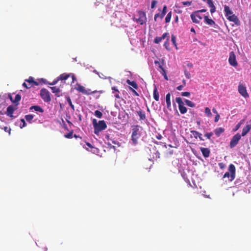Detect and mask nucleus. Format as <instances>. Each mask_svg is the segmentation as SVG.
Returning a JSON list of instances; mask_svg holds the SVG:
<instances>
[{
	"label": "nucleus",
	"instance_id": "nucleus-1",
	"mask_svg": "<svg viewBox=\"0 0 251 251\" xmlns=\"http://www.w3.org/2000/svg\"><path fill=\"white\" fill-rule=\"evenodd\" d=\"M224 12L225 16L229 21L234 22L236 25H239L240 22L238 17L233 14L229 6L226 5L224 6Z\"/></svg>",
	"mask_w": 251,
	"mask_h": 251
},
{
	"label": "nucleus",
	"instance_id": "nucleus-2",
	"mask_svg": "<svg viewBox=\"0 0 251 251\" xmlns=\"http://www.w3.org/2000/svg\"><path fill=\"white\" fill-rule=\"evenodd\" d=\"M75 89L78 91L79 92H81L83 94L86 95H90L93 94L99 93V94L103 93V91H92L90 89H86L84 87L81 85L80 84L77 83L75 87Z\"/></svg>",
	"mask_w": 251,
	"mask_h": 251
},
{
	"label": "nucleus",
	"instance_id": "nucleus-3",
	"mask_svg": "<svg viewBox=\"0 0 251 251\" xmlns=\"http://www.w3.org/2000/svg\"><path fill=\"white\" fill-rule=\"evenodd\" d=\"M140 128L141 127L139 126H135L132 129L131 140L133 143L135 145L137 143V140L141 136V134L139 131Z\"/></svg>",
	"mask_w": 251,
	"mask_h": 251
},
{
	"label": "nucleus",
	"instance_id": "nucleus-4",
	"mask_svg": "<svg viewBox=\"0 0 251 251\" xmlns=\"http://www.w3.org/2000/svg\"><path fill=\"white\" fill-rule=\"evenodd\" d=\"M107 126L104 121H100L98 124L96 125L94 128V133L98 135L100 132L106 128Z\"/></svg>",
	"mask_w": 251,
	"mask_h": 251
},
{
	"label": "nucleus",
	"instance_id": "nucleus-5",
	"mask_svg": "<svg viewBox=\"0 0 251 251\" xmlns=\"http://www.w3.org/2000/svg\"><path fill=\"white\" fill-rule=\"evenodd\" d=\"M40 96L44 101L48 102L51 100L50 93L46 89H42L40 91Z\"/></svg>",
	"mask_w": 251,
	"mask_h": 251
},
{
	"label": "nucleus",
	"instance_id": "nucleus-6",
	"mask_svg": "<svg viewBox=\"0 0 251 251\" xmlns=\"http://www.w3.org/2000/svg\"><path fill=\"white\" fill-rule=\"evenodd\" d=\"M176 101L178 104V108L180 111V112L181 114H185L187 112V108L185 106H184V104L180 97H177L176 98Z\"/></svg>",
	"mask_w": 251,
	"mask_h": 251
},
{
	"label": "nucleus",
	"instance_id": "nucleus-7",
	"mask_svg": "<svg viewBox=\"0 0 251 251\" xmlns=\"http://www.w3.org/2000/svg\"><path fill=\"white\" fill-rule=\"evenodd\" d=\"M228 62L229 64L233 67H236L238 66V62L236 60V55L234 51L230 52Z\"/></svg>",
	"mask_w": 251,
	"mask_h": 251
},
{
	"label": "nucleus",
	"instance_id": "nucleus-8",
	"mask_svg": "<svg viewBox=\"0 0 251 251\" xmlns=\"http://www.w3.org/2000/svg\"><path fill=\"white\" fill-rule=\"evenodd\" d=\"M241 137V136L240 134L237 133L235 134L233 137L232 138L230 142V148H233L235 147L237 144H238V142L240 140Z\"/></svg>",
	"mask_w": 251,
	"mask_h": 251
},
{
	"label": "nucleus",
	"instance_id": "nucleus-9",
	"mask_svg": "<svg viewBox=\"0 0 251 251\" xmlns=\"http://www.w3.org/2000/svg\"><path fill=\"white\" fill-rule=\"evenodd\" d=\"M238 91L239 93L244 98H247L249 97L246 87L242 83H239L238 87Z\"/></svg>",
	"mask_w": 251,
	"mask_h": 251
},
{
	"label": "nucleus",
	"instance_id": "nucleus-10",
	"mask_svg": "<svg viewBox=\"0 0 251 251\" xmlns=\"http://www.w3.org/2000/svg\"><path fill=\"white\" fill-rule=\"evenodd\" d=\"M17 105L18 104H16L14 106L9 105V106H8L6 112V114L7 116L12 118L14 117L13 115V114L14 111L17 109Z\"/></svg>",
	"mask_w": 251,
	"mask_h": 251
},
{
	"label": "nucleus",
	"instance_id": "nucleus-11",
	"mask_svg": "<svg viewBox=\"0 0 251 251\" xmlns=\"http://www.w3.org/2000/svg\"><path fill=\"white\" fill-rule=\"evenodd\" d=\"M69 77H71L72 78V82H74L75 80V76L73 74H66L63 73L59 75V76L58 77V80H65L67 79Z\"/></svg>",
	"mask_w": 251,
	"mask_h": 251
},
{
	"label": "nucleus",
	"instance_id": "nucleus-12",
	"mask_svg": "<svg viewBox=\"0 0 251 251\" xmlns=\"http://www.w3.org/2000/svg\"><path fill=\"white\" fill-rule=\"evenodd\" d=\"M191 18L193 23L196 24H199L202 17L198 14V12L196 11L190 15Z\"/></svg>",
	"mask_w": 251,
	"mask_h": 251
},
{
	"label": "nucleus",
	"instance_id": "nucleus-13",
	"mask_svg": "<svg viewBox=\"0 0 251 251\" xmlns=\"http://www.w3.org/2000/svg\"><path fill=\"white\" fill-rule=\"evenodd\" d=\"M139 18L137 20V21L140 23V25H143L146 21V14L144 12L140 11L139 12Z\"/></svg>",
	"mask_w": 251,
	"mask_h": 251
},
{
	"label": "nucleus",
	"instance_id": "nucleus-14",
	"mask_svg": "<svg viewBox=\"0 0 251 251\" xmlns=\"http://www.w3.org/2000/svg\"><path fill=\"white\" fill-rule=\"evenodd\" d=\"M167 6L164 5L161 13L160 14L157 13L154 15V20L155 21H156L157 18L158 17H159L161 19H163V18L167 13Z\"/></svg>",
	"mask_w": 251,
	"mask_h": 251
},
{
	"label": "nucleus",
	"instance_id": "nucleus-15",
	"mask_svg": "<svg viewBox=\"0 0 251 251\" xmlns=\"http://www.w3.org/2000/svg\"><path fill=\"white\" fill-rule=\"evenodd\" d=\"M228 170L230 173V180H233L235 178V167L233 164H230L228 167Z\"/></svg>",
	"mask_w": 251,
	"mask_h": 251
},
{
	"label": "nucleus",
	"instance_id": "nucleus-16",
	"mask_svg": "<svg viewBox=\"0 0 251 251\" xmlns=\"http://www.w3.org/2000/svg\"><path fill=\"white\" fill-rule=\"evenodd\" d=\"M8 98H9V99L11 100V101L13 103H15V104H18L19 101L21 99V96L20 94H17L15 96V99H13V98L11 95H9Z\"/></svg>",
	"mask_w": 251,
	"mask_h": 251
},
{
	"label": "nucleus",
	"instance_id": "nucleus-17",
	"mask_svg": "<svg viewBox=\"0 0 251 251\" xmlns=\"http://www.w3.org/2000/svg\"><path fill=\"white\" fill-rule=\"evenodd\" d=\"M169 36L168 32L164 33L161 37H156L154 39V42L156 44L159 43L162 40Z\"/></svg>",
	"mask_w": 251,
	"mask_h": 251
},
{
	"label": "nucleus",
	"instance_id": "nucleus-18",
	"mask_svg": "<svg viewBox=\"0 0 251 251\" xmlns=\"http://www.w3.org/2000/svg\"><path fill=\"white\" fill-rule=\"evenodd\" d=\"M107 145L111 149H115V147L112 145V144L116 145L118 144V143L117 141L114 140V139L109 138V136H107Z\"/></svg>",
	"mask_w": 251,
	"mask_h": 251
},
{
	"label": "nucleus",
	"instance_id": "nucleus-19",
	"mask_svg": "<svg viewBox=\"0 0 251 251\" xmlns=\"http://www.w3.org/2000/svg\"><path fill=\"white\" fill-rule=\"evenodd\" d=\"M137 114L139 116V120L140 121H145L147 120L146 119V116L145 115V112H144L142 110L140 109L139 111H136Z\"/></svg>",
	"mask_w": 251,
	"mask_h": 251
},
{
	"label": "nucleus",
	"instance_id": "nucleus-20",
	"mask_svg": "<svg viewBox=\"0 0 251 251\" xmlns=\"http://www.w3.org/2000/svg\"><path fill=\"white\" fill-rule=\"evenodd\" d=\"M200 150L203 155V156L206 158L209 156L210 150L208 148H201Z\"/></svg>",
	"mask_w": 251,
	"mask_h": 251
},
{
	"label": "nucleus",
	"instance_id": "nucleus-21",
	"mask_svg": "<svg viewBox=\"0 0 251 251\" xmlns=\"http://www.w3.org/2000/svg\"><path fill=\"white\" fill-rule=\"evenodd\" d=\"M191 133L193 134L195 138L197 139L199 137L201 141H204L203 138L202 137V134L198 131L191 130Z\"/></svg>",
	"mask_w": 251,
	"mask_h": 251
},
{
	"label": "nucleus",
	"instance_id": "nucleus-22",
	"mask_svg": "<svg viewBox=\"0 0 251 251\" xmlns=\"http://www.w3.org/2000/svg\"><path fill=\"white\" fill-rule=\"evenodd\" d=\"M203 18L204 21L206 24L211 26L215 24V22L212 19H209L207 16H204Z\"/></svg>",
	"mask_w": 251,
	"mask_h": 251
},
{
	"label": "nucleus",
	"instance_id": "nucleus-23",
	"mask_svg": "<svg viewBox=\"0 0 251 251\" xmlns=\"http://www.w3.org/2000/svg\"><path fill=\"white\" fill-rule=\"evenodd\" d=\"M25 81L28 83V84L32 85V87L34 85L38 86L39 85L38 82L34 80V78L32 76L29 77L28 79H26Z\"/></svg>",
	"mask_w": 251,
	"mask_h": 251
},
{
	"label": "nucleus",
	"instance_id": "nucleus-24",
	"mask_svg": "<svg viewBox=\"0 0 251 251\" xmlns=\"http://www.w3.org/2000/svg\"><path fill=\"white\" fill-rule=\"evenodd\" d=\"M251 125H247L245 127H244L242 130V136H245L251 130Z\"/></svg>",
	"mask_w": 251,
	"mask_h": 251
},
{
	"label": "nucleus",
	"instance_id": "nucleus-25",
	"mask_svg": "<svg viewBox=\"0 0 251 251\" xmlns=\"http://www.w3.org/2000/svg\"><path fill=\"white\" fill-rule=\"evenodd\" d=\"M153 98L156 101H158L159 99V93L157 91V87L156 85L154 86V88L153 89Z\"/></svg>",
	"mask_w": 251,
	"mask_h": 251
},
{
	"label": "nucleus",
	"instance_id": "nucleus-26",
	"mask_svg": "<svg viewBox=\"0 0 251 251\" xmlns=\"http://www.w3.org/2000/svg\"><path fill=\"white\" fill-rule=\"evenodd\" d=\"M225 131V129L222 127H218L214 130V132L217 137H219L221 134Z\"/></svg>",
	"mask_w": 251,
	"mask_h": 251
},
{
	"label": "nucleus",
	"instance_id": "nucleus-27",
	"mask_svg": "<svg viewBox=\"0 0 251 251\" xmlns=\"http://www.w3.org/2000/svg\"><path fill=\"white\" fill-rule=\"evenodd\" d=\"M30 110L34 109L35 111L39 112L41 113L44 112V109L38 105H33L29 108Z\"/></svg>",
	"mask_w": 251,
	"mask_h": 251
},
{
	"label": "nucleus",
	"instance_id": "nucleus-28",
	"mask_svg": "<svg viewBox=\"0 0 251 251\" xmlns=\"http://www.w3.org/2000/svg\"><path fill=\"white\" fill-rule=\"evenodd\" d=\"M166 101L167 103V107L168 109H170L171 107V94L168 93L166 96Z\"/></svg>",
	"mask_w": 251,
	"mask_h": 251
},
{
	"label": "nucleus",
	"instance_id": "nucleus-29",
	"mask_svg": "<svg viewBox=\"0 0 251 251\" xmlns=\"http://www.w3.org/2000/svg\"><path fill=\"white\" fill-rule=\"evenodd\" d=\"M126 82L128 84L131 86L134 89H138V85L135 81H130L129 79H127Z\"/></svg>",
	"mask_w": 251,
	"mask_h": 251
},
{
	"label": "nucleus",
	"instance_id": "nucleus-30",
	"mask_svg": "<svg viewBox=\"0 0 251 251\" xmlns=\"http://www.w3.org/2000/svg\"><path fill=\"white\" fill-rule=\"evenodd\" d=\"M207 4L211 8V9H210V12L211 13H213L215 12V10H216V8H215V6H214V5L213 4V2L212 0H209V2H208V3Z\"/></svg>",
	"mask_w": 251,
	"mask_h": 251
},
{
	"label": "nucleus",
	"instance_id": "nucleus-31",
	"mask_svg": "<svg viewBox=\"0 0 251 251\" xmlns=\"http://www.w3.org/2000/svg\"><path fill=\"white\" fill-rule=\"evenodd\" d=\"M112 90L113 91V93L114 94V96L115 98L117 99H119L120 98L119 96L120 92L117 88L114 86L112 87Z\"/></svg>",
	"mask_w": 251,
	"mask_h": 251
},
{
	"label": "nucleus",
	"instance_id": "nucleus-32",
	"mask_svg": "<svg viewBox=\"0 0 251 251\" xmlns=\"http://www.w3.org/2000/svg\"><path fill=\"white\" fill-rule=\"evenodd\" d=\"M25 118L27 122L31 123V121L34 118V115L31 114L26 115L25 116Z\"/></svg>",
	"mask_w": 251,
	"mask_h": 251
},
{
	"label": "nucleus",
	"instance_id": "nucleus-33",
	"mask_svg": "<svg viewBox=\"0 0 251 251\" xmlns=\"http://www.w3.org/2000/svg\"><path fill=\"white\" fill-rule=\"evenodd\" d=\"M66 98L67 102H68L69 105L72 108L73 111H75V106H74V104H73V103L72 102V100H71V99L70 97H69V96H67V97H66Z\"/></svg>",
	"mask_w": 251,
	"mask_h": 251
},
{
	"label": "nucleus",
	"instance_id": "nucleus-34",
	"mask_svg": "<svg viewBox=\"0 0 251 251\" xmlns=\"http://www.w3.org/2000/svg\"><path fill=\"white\" fill-rule=\"evenodd\" d=\"M184 101L185 104L189 107H194L195 106V104L189 100H185Z\"/></svg>",
	"mask_w": 251,
	"mask_h": 251
},
{
	"label": "nucleus",
	"instance_id": "nucleus-35",
	"mask_svg": "<svg viewBox=\"0 0 251 251\" xmlns=\"http://www.w3.org/2000/svg\"><path fill=\"white\" fill-rule=\"evenodd\" d=\"M50 89L52 92L53 93L58 94L60 92L59 88H58L56 86L51 87Z\"/></svg>",
	"mask_w": 251,
	"mask_h": 251
},
{
	"label": "nucleus",
	"instance_id": "nucleus-36",
	"mask_svg": "<svg viewBox=\"0 0 251 251\" xmlns=\"http://www.w3.org/2000/svg\"><path fill=\"white\" fill-rule=\"evenodd\" d=\"M171 17H172V12L170 11L167 14V15L165 18V22L166 23H168L170 22Z\"/></svg>",
	"mask_w": 251,
	"mask_h": 251
},
{
	"label": "nucleus",
	"instance_id": "nucleus-37",
	"mask_svg": "<svg viewBox=\"0 0 251 251\" xmlns=\"http://www.w3.org/2000/svg\"><path fill=\"white\" fill-rule=\"evenodd\" d=\"M167 39L166 40V41L165 42L164 44V47L167 50H170V49L169 48V36L167 37Z\"/></svg>",
	"mask_w": 251,
	"mask_h": 251
},
{
	"label": "nucleus",
	"instance_id": "nucleus-38",
	"mask_svg": "<svg viewBox=\"0 0 251 251\" xmlns=\"http://www.w3.org/2000/svg\"><path fill=\"white\" fill-rule=\"evenodd\" d=\"M171 41L173 43V44L177 48V45L176 43V36L172 34L171 36Z\"/></svg>",
	"mask_w": 251,
	"mask_h": 251
},
{
	"label": "nucleus",
	"instance_id": "nucleus-39",
	"mask_svg": "<svg viewBox=\"0 0 251 251\" xmlns=\"http://www.w3.org/2000/svg\"><path fill=\"white\" fill-rule=\"evenodd\" d=\"M95 115L98 118H101L102 116V113L100 111L97 110L95 111Z\"/></svg>",
	"mask_w": 251,
	"mask_h": 251
},
{
	"label": "nucleus",
	"instance_id": "nucleus-40",
	"mask_svg": "<svg viewBox=\"0 0 251 251\" xmlns=\"http://www.w3.org/2000/svg\"><path fill=\"white\" fill-rule=\"evenodd\" d=\"M205 114L208 116V117H211L212 116V113L211 112V110L209 108L206 107L205 108Z\"/></svg>",
	"mask_w": 251,
	"mask_h": 251
},
{
	"label": "nucleus",
	"instance_id": "nucleus-41",
	"mask_svg": "<svg viewBox=\"0 0 251 251\" xmlns=\"http://www.w3.org/2000/svg\"><path fill=\"white\" fill-rule=\"evenodd\" d=\"M154 63L156 65H158V67L161 69H162L163 67V62H160V61H154Z\"/></svg>",
	"mask_w": 251,
	"mask_h": 251
},
{
	"label": "nucleus",
	"instance_id": "nucleus-42",
	"mask_svg": "<svg viewBox=\"0 0 251 251\" xmlns=\"http://www.w3.org/2000/svg\"><path fill=\"white\" fill-rule=\"evenodd\" d=\"M73 131H72L70 132L69 133L66 134L65 135V137L66 138H72L73 137Z\"/></svg>",
	"mask_w": 251,
	"mask_h": 251
},
{
	"label": "nucleus",
	"instance_id": "nucleus-43",
	"mask_svg": "<svg viewBox=\"0 0 251 251\" xmlns=\"http://www.w3.org/2000/svg\"><path fill=\"white\" fill-rule=\"evenodd\" d=\"M0 128L1 129H3L5 132H8L9 133V134H10V128L7 126H4L3 127H2V126H0Z\"/></svg>",
	"mask_w": 251,
	"mask_h": 251
},
{
	"label": "nucleus",
	"instance_id": "nucleus-44",
	"mask_svg": "<svg viewBox=\"0 0 251 251\" xmlns=\"http://www.w3.org/2000/svg\"><path fill=\"white\" fill-rule=\"evenodd\" d=\"M184 75L187 78H190L191 77V74L186 70H184Z\"/></svg>",
	"mask_w": 251,
	"mask_h": 251
},
{
	"label": "nucleus",
	"instance_id": "nucleus-45",
	"mask_svg": "<svg viewBox=\"0 0 251 251\" xmlns=\"http://www.w3.org/2000/svg\"><path fill=\"white\" fill-rule=\"evenodd\" d=\"M212 135H213V133L211 132H209V133H206L204 134V136L206 137L207 139H208L209 140L211 139V137Z\"/></svg>",
	"mask_w": 251,
	"mask_h": 251
},
{
	"label": "nucleus",
	"instance_id": "nucleus-46",
	"mask_svg": "<svg viewBox=\"0 0 251 251\" xmlns=\"http://www.w3.org/2000/svg\"><path fill=\"white\" fill-rule=\"evenodd\" d=\"M153 158L154 159H157L160 158V153L158 151H156L155 153V156L153 155Z\"/></svg>",
	"mask_w": 251,
	"mask_h": 251
},
{
	"label": "nucleus",
	"instance_id": "nucleus-47",
	"mask_svg": "<svg viewBox=\"0 0 251 251\" xmlns=\"http://www.w3.org/2000/svg\"><path fill=\"white\" fill-rule=\"evenodd\" d=\"M181 95L183 97H189L190 95V93L189 92H182Z\"/></svg>",
	"mask_w": 251,
	"mask_h": 251
},
{
	"label": "nucleus",
	"instance_id": "nucleus-48",
	"mask_svg": "<svg viewBox=\"0 0 251 251\" xmlns=\"http://www.w3.org/2000/svg\"><path fill=\"white\" fill-rule=\"evenodd\" d=\"M23 86L24 87H25V88H26V89H29L31 87H32V85L31 84H27L25 82L23 84Z\"/></svg>",
	"mask_w": 251,
	"mask_h": 251
},
{
	"label": "nucleus",
	"instance_id": "nucleus-49",
	"mask_svg": "<svg viewBox=\"0 0 251 251\" xmlns=\"http://www.w3.org/2000/svg\"><path fill=\"white\" fill-rule=\"evenodd\" d=\"M243 122H244V120H242L236 125V130H237L240 128L241 125L243 123Z\"/></svg>",
	"mask_w": 251,
	"mask_h": 251
},
{
	"label": "nucleus",
	"instance_id": "nucleus-50",
	"mask_svg": "<svg viewBox=\"0 0 251 251\" xmlns=\"http://www.w3.org/2000/svg\"><path fill=\"white\" fill-rule=\"evenodd\" d=\"M21 121L23 123V125L22 126H20V127L21 128H23L24 127H25L26 125V124L25 122V120L24 119H21Z\"/></svg>",
	"mask_w": 251,
	"mask_h": 251
},
{
	"label": "nucleus",
	"instance_id": "nucleus-51",
	"mask_svg": "<svg viewBox=\"0 0 251 251\" xmlns=\"http://www.w3.org/2000/svg\"><path fill=\"white\" fill-rule=\"evenodd\" d=\"M157 3V1L155 0H152L151 4V8H153Z\"/></svg>",
	"mask_w": 251,
	"mask_h": 251
},
{
	"label": "nucleus",
	"instance_id": "nucleus-52",
	"mask_svg": "<svg viewBox=\"0 0 251 251\" xmlns=\"http://www.w3.org/2000/svg\"><path fill=\"white\" fill-rule=\"evenodd\" d=\"M224 178L227 177L229 178L230 177V173L229 172H226L225 175H224Z\"/></svg>",
	"mask_w": 251,
	"mask_h": 251
},
{
	"label": "nucleus",
	"instance_id": "nucleus-53",
	"mask_svg": "<svg viewBox=\"0 0 251 251\" xmlns=\"http://www.w3.org/2000/svg\"><path fill=\"white\" fill-rule=\"evenodd\" d=\"M191 3L192 2L191 1H184L182 2L183 4L184 5H187V6H189L191 4Z\"/></svg>",
	"mask_w": 251,
	"mask_h": 251
},
{
	"label": "nucleus",
	"instance_id": "nucleus-54",
	"mask_svg": "<svg viewBox=\"0 0 251 251\" xmlns=\"http://www.w3.org/2000/svg\"><path fill=\"white\" fill-rule=\"evenodd\" d=\"M129 89L131 90V91L133 92V93L135 96H139L138 93L135 90H134L133 88H132L131 87H130Z\"/></svg>",
	"mask_w": 251,
	"mask_h": 251
},
{
	"label": "nucleus",
	"instance_id": "nucleus-55",
	"mask_svg": "<svg viewBox=\"0 0 251 251\" xmlns=\"http://www.w3.org/2000/svg\"><path fill=\"white\" fill-rule=\"evenodd\" d=\"M219 119H220V115L219 114H217L215 117L214 121L215 122H217L219 120Z\"/></svg>",
	"mask_w": 251,
	"mask_h": 251
},
{
	"label": "nucleus",
	"instance_id": "nucleus-56",
	"mask_svg": "<svg viewBox=\"0 0 251 251\" xmlns=\"http://www.w3.org/2000/svg\"><path fill=\"white\" fill-rule=\"evenodd\" d=\"M162 136L160 134H157L156 135V138L158 140H161L162 139Z\"/></svg>",
	"mask_w": 251,
	"mask_h": 251
},
{
	"label": "nucleus",
	"instance_id": "nucleus-57",
	"mask_svg": "<svg viewBox=\"0 0 251 251\" xmlns=\"http://www.w3.org/2000/svg\"><path fill=\"white\" fill-rule=\"evenodd\" d=\"M183 87L184 86L183 85H179L176 87V89L178 91H181Z\"/></svg>",
	"mask_w": 251,
	"mask_h": 251
},
{
	"label": "nucleus",
	"instance_id": "nucleus-58",
	"mask_svg": "<svg viewBox=\"0 0 251 251\" xmlns=\"http://www.w3.org/2000/svg\"><path fill=\"white\" fill-rule=\"evenodd\" d=\"M59 80H58V78H57L56 80L53 81V82L52 83H50V84L51 85H55Z\"/></svg>",
	"mask_w": 251,
	"mask_h": 251
},
{
	"label": "nucleus",
	"instance_id": "nucleus-59",
	"mask_svg": "<svg viewBox=\"0 0 251 251\" xmlns=\"http://www.w3.org/2000/svg\"><path fill=\"white\" fill-rule=\"evenodd\" d=\"M98 124V123H97V120L96 119H93V124L94 128H95V125Z\"/></svg>",
	"mask_w": 251,
	"mask_h": 251
},
{
	"label": "nucleus",
	"instance_id": "nucleus-60",
	"mask_svg": "<svg viewBox=\"0 0 251 251\" xmlns=\"http://www.w3.org/2000/svg\"><path fill=\"white\" fill-rule=\"evenodd\" d=\"M162 72L161 74L164 76L165 74H166L165 70L163 68L162 69H161Z\"/></svg>",
	"mask_w": 251,
	"mask_h": 251
},
{
	"label": "nucleus",
	"instance_id": "nucleus-61",
	"mask_svg": "<svg viewBox=\"0 0 251 251\" xmlns=\"http://www.w3.org/2000/svg\"><path fill=\"white\" fill-rule=\"evenodd\" d=\"M206 9H201V10H200L197 11V12H198V13H199V12H201V13H202V12H206Z\"/></svg>",
	"mask_w": 251,
	"mask_h": 251
},
{
	"label": "nucleus",
	"instance_id": "nucleus-62",
	"mask_svg": "<svg viewBox=\"0 0 251 251\" xmlns=\"http://www.w3.org/2000/svg\"><path fill=\"white\" fill-rule=\"evenodd\" d=\"M187 66L190 68H192L193 66V64L191 63H188L187 64Z\"/></svg>",
	"mask_w": 251,
	"mask_h": 251
},
{
	"label": "nucleus",
	"instance_id": "nucleus-63",
	"mask_svg": "<svg viewBox=\"0 0 251 251\" xmlns=\"http://www.w3.org/2000/svg\"><path fill=\"white\" fill-rule=\"evenodd\" d=\"M86 145L88 147H89L90 148H93V146H92V145L90 143H86Z\"/></svg>",
	"mask_w": 251,
	"mask_h": 251
},
{
	"label": "nucleus",
	"instance_id": "nucleus-64",
	"mask_svg": "<svg viewBox=\"0 0 251 251\" xmlns=\"http://www.w3.org/2000/svg\"><path fill=\"white\" fill-rule=\"evenodd\" d=\"M212 111H213V112L214 113H216V115H217V114H218V112H217V110H216V109L215 108H213L212 109Z\"/></svg>",
	"mask_w": 251,
	"mask_h": 251
}]
</instances>
